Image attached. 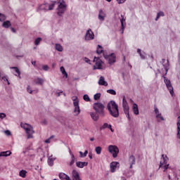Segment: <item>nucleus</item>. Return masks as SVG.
<instances>
[{
	"label": "nucleus",
	"mask_w": 180,
	"mask_h": 180,
	"mask_svg": "<svg viewBox=\"0 0 180 180\" xmlns=\"http://www.w3.org/2000/svg\"><path fill=\"white\" fill-rule=\"evenodd\" d=\"M107 108L110 115L113 117H119V106L116 102L111 101L108 103Z\"/></svg>",
	"instance_id": "obj_1"
},
{
	"label": "nucleus",
	"mask_w": 180,
	"mask_h": 180,
	"mask_svg": "<svg viewBox=\"0 0 180 180\" xmlns=\"http://www.w3.org/2000/svg\"><path fill=\"white\" fill-rule=\"evenodd\" d=\"M93 109L100 115V116H102L103 117L105 116V105H103V103L100 102L94 103Z\"/></svg>",
	"instance_id": "obj_2"
},
{
	"label": "nucleus",
	"mask_w": 180,
	"mask_h": 180,
	"mask_svg": "<svg viewBox=\"0 0 180 180\" xmlns=\"http://www.w3.org/2000/svg\"><path fill=\"white\" fill-rule=\"evenodd\" d=\"M21 127L22 129H25V131L27 134V139H32L33 138V133H34V131H33V127L32 125L27 124H21Z\"/></svg>",
	"instance_id": "obj_3"
},
{
	"label": "nucleus",
	"mask_w": 180,
	"mask_h": 180,
	"mask_svg": "<svg viewBox=\"0 0 180 180\" xmlns=\"http://www.w3.org/2000/svg\"><path fill=\"white\" fill-rule=\"evenodd\" d=\"M67 11V4H65V1L64 0H61L59 1V5L58 7V16H61L64 12Z\"/></svg>",
	"instance_id": "obj_4"
},
{
	"label": "nucleus",
	"mask_w": 180,
	"mask_h": 180,
	"mask_svg": "<svg viewBox=\"0 0 180 180\" xmlns=\"http://www.w3.org/2000/svg\"><path fill=\"white\" fill-rule=\"evenodd\" d=\"M168 156L167 155H162L160 168H164V169H168L169 165H168Z\"/></svg>",
	"instance_id": "obj_5"
},
{
	"label": "nucleus",
	"mask_w": 180,
	"mask_h": 180,
	"mask_svg": "<svg viewBox=\"0 0 180 180\" xmlns=\"http://www.w3.org/2000/svg\"><path fill=\"white\" fill-rule=\"evenodd\" d=\"M122 108L125 115H127V117L128 120H130V114L129 113V103H127V101H126V97L123 96L122 99Z\"/></svg>",
	"instance_id": "obj_6"
},
{
	"label": "nucleus",
	"mask_w": 180,
	"mask_h": 180,
	"mask_svg": "<svg viewBox=\"0 0 180 180\" xmlns=\"http://www.w3.org/2000/svg\"><path fill=\"white\" fill-rule=\"evenodd\" d=\"M108 151L112 155L113 158H116L119 154V148L116 146L110 145L108 146Z\"/></svg>",
	"instance_id": "obj_7"
},
{
	"label": "nucleus",
	"mask_w": 180,
	"mask_h": 180,
	"mask_svg": "<svg viewBox=\"0 0 180 180\" xmlns=\"http://www.w3.org/2000/svg\"><path fill=\"white\" fill-rule=\"evenodd\" d=\"M72 101L75 106L74 112L75 113H77V115H79V113H81V110L79 109V101H78V97H72Z\"/></svg>",
	"instance_id": "obj_8"
},
{
	"label": "nucleus",
	"mask_w": 180,
	"mask_h": 180,
	"mask_svg": "<svg viewBox=\"0 0 180 180\" xmlns=\"http://www.w3.org/2000/svg\"><path fill=\"white\" fill-rule=\"evenodd\" d=\"M165 84L169 91L170 95L172 96H174V87L172 86V84H171V81L167 78L165 77L164 79Z\"/></svg>",
	"instance_id": "obj_9"
},
{
	"label": "nucleus",
	"mask_w": 180,
	"mask_h": 180,
	"mask_svg": "<svg viewBox=\"0 0 180 180\" xmlns=\"http://www.w3.org/2000/svg\"><path fill=\"white\" fill-rule=\"evenodd\" d=\"M94 63H95V65L94 66V70H102V60L101 58L94 57Z\"/></svg>",
	"instance_id": "obj_10"
},
{
	"label": "nucleus",
	"mask_w": 180,
	"mask_h": 180,
	"mask_svg": "<svg viewBox=\"0 0 180 180\" xmlns=\"http://www.w3.org/2000/svg\"><path fill=\"white\" fill-rule=\"evenodd\" d=\"M103 56L105 60H108L109 64H113V63L116 62V55H115V53L110 55H105V53H103Z\"/></svg>",
	"instance_id": "obj_11"
},
{
	"label": "nucleus",
	"mask_w": 180,
	"mask_h": 180,
	"mask_svg": "<svg viewBox=\"0 0 180 180\" xmlns=\"http://www.w3.org/2000/svg\"><path fill=\"white\" fill-rule=\"evenodd\" d=\"M94 37L95 34H94V32H92V30H88L85 35L86 40H94Z\"/></svg>",
	"instance_id": "obj_12"
},
{
	"label": "nucleus",
	"mask_w": 180,
	"mask_h": 180,
	"mask_svg": "<svg viewBox=\"0 0 180 180\" xmlns=\"http://www.w3.org/2000/svg\"><path fill=\"white\" fill-rule=\"evenodd\" d=\"M119 165H120V164L117 162H111L110 165L111 172H116V169L119 168Z\"/></svg>",
	"instance_id": "obj_13"
},
{
	"label": "nucleus",
	"mask_w": 180,
	"mask_h": 180,
	"mask_svg": "<svg viewBox=\"0 0 180 180\" xmlns=\"http://www.w3.org/2000/svg\"><path fill=\"white\" fill-rule=\"evenodd\" d=\"M101 130H105V129H109L112 133L115 132V129L112 128V125L108 123H104L102 127H101Z\"/></svg>",
	"instance_id": "obj_14"
},
{
	"label": "nucleus",
	"mask_w": 180,
	"mask_h": 180,
	"mask_svg": "<svg viewBox=\"0 0 180 180\" xmlns=\"http://www.w3.org/2000/svg\"><path fill=\"white\" fill-rule=\"evenodd\" d=\"M129 163L130 165L129 168H133V165L136 164V158L134 155H131L129 158Z\"/></svg>",
	"instance_id": "obj_15"
},
{
	"label": "nucleus",
	"mask_w": 180,
	"mask_h": 180,
	"mask_svg": "<svg viewBox=\"0 0 180 180\" xmlns=\"http://www.w3.org/2000/svg\"><path fill=\"white\" fill-rule=\"evenodd\" d=\"M121 33H124V22H126V18H124V16L123 15H121Z\"/></svg>",
	"instance_id": "obj_16"
},
{
	"label": "nucleus",
	"mask_w": 180,
	"mask_h": 180,
	"mask_svg": "<svg viewBox=\"0 0 180 180\" xmlns=\"http://www.w3.org/2000/svg\"><path fill=\"white\" fill-rule=\"evenodd\" d=\"M90 115L91 119L94 122H98L99 120V114H98L96 112H90Z\"/></svg>",
	"instance_id": "obj_17"
},
{
	"label": "nucleus",
	"mask_w": 180,
	"mask_h": 180,
	"mask_svg": "<svg viewBox=\"0 0 180 180\" xmlns=\"http://www.w3.org/2000/svg\"><path fill=\"white\" fill-rule=\"evenodd\" d=\"M72 179L73 180H81L79 177V173L77 172V170H73L72 172Z\"/></svg>",
	"instance_id": "obj_18"
},
{
	"label": "nucleus",
	"mask_w": 180,
	"mask_h": 180,
	"mask_svg": "<svg viewBox=\"0 0 180 180\" xmlns=\"http://www.w3.org/2000/svg\"><path fill=\"white\" fill-rule=\"evenodd\" d=\"M88 165V162H76V167L77 168H84V167H86Z\"/></svg>",
	"instance_id": "obj_19"
},
{
	"label": "nucleus",
	"mask_w": 180,
	"mask_h": 180,
	"mask_svg": "<svg viewBox=\"0 0 180 180\" xmlns=\"http://www.w3.org/2000/svg\"><path fill=\"white\" fill-rule=\"evenodd\" d=\"M60 179L61 180H71L68 175L65 174V173H60L58 175Z\"/></svg>",
	"instance_id": "obj_20"
},
{
	"label": "nucleus",
	"mask_w": 180,
	"mask_h": 180,
	"mask_svg": "<svg viewBox=\"0 0 180 180\" xmlns=\"http://www.w3.org/2000/svg\"><path fill=\"white\" fill-rule=\"evenodd\" d=\"M105 18H106V13H105V12H103V11L100 10L99 11V14H98V19L99 20H105Z\"/></svg>",
	"instance_id": "obj_21"
},
{
	"label": "nucleus",
	"mask_w": 180,
	"mask_h": 180,
	"mask_svg": "<svg viewBox=\"0 0 180 180\" xmlns=\"http://www.w3.org/2000/svg\"><path fill=\"white\" fill-rule=\"evenodd\" d=\"M132 110L134 115H139L140 112L139 111V105L136 103H134L132 106Z\"/></svg>",
	"instance_id": "obj_22"
},
{
	"label": "nucleus",
	"mask_w": 180,
	"mask_h": 180,
	"mask_svg": "<svg viewBox=\"0 0 180 180\" xmlns=\"http://www.w3.org/2000/svg\"><path fill=\"white\" fill-rule=\"evenodd\" d=\"M98 84H99V85H103L104 86H108V82H106L105 81V77H103L102 76L100 77V79L98 81Z\"/></svg>",
	"instance_id": "obj_23"
},
{
	"label": "nucleus",
	"mask_w": 180,
	"mask_h": 180,
	"mask_svg": "<svg viewBox=\"0 0 180 180\" xmlns=\"http://www.w3.org/2000/svg\"><path fill=\"white\" fill-rule=\"evenodd\" d=\"M34 82L37 84V85H43V83L44 82V80L41 78H36L34 79Z\"/></svg>",
	"instance_id": "obj_24"
},
{
	"label": "nucleus",
	"mask_w": 180,
	"mask_h": 180,
	"mask_svg": "<svg viewBox=\"0 0 180 180\" xmlns=\"http://www.w3.org/2000/svg\"><path fill=\"white\" fill-rule=\"evenodd\" d=\"M177 138L180 139V116L177 118Z\"/></svg>",
	"instance_id": "obj_25"
},
{
	"label": "nucleus",
	"mask_w": 180,
	"mask_h": 180,
	"mask_svg": "<svg viewBox=\"0 0 180 180\" xmlns=\"http://www.w3.org/2000/svg\"><path fill=\"white\" fill-rule=\"evenodd\" d=\"M11 154V150L4 151L0 153V157H9Z\"/></svg>",
	"instance_id": "obj_26"
},
{
	"label": "nucleus",
	"mask_w": 180,
	"mask_h": 180,
	"mask_svg": "<svg viewBox=\"0 0 180 180\" xmlns=\"http://www.w3.org/2000/svg\"><path fill=\"white\" fill-rule=\"evenodd\" d=\"M39 11H49V8L47 6V3L41 4L39 6Z\"/></svg>",
	"instance_id": "obj_27"
},
{
	"label": "nucleus",
	"mask_w": 180,
	"mask_h": 180,
	"mask_svg": "<svg viewBox=\"0 0 180 180\" xmlns=\"http://www.w3.org/2000/svg\"><path fill=\"white\" fill-rule=\"evenodd\" d=\"M56 1H54L51 4H49L46 3V6H48V11H53L54 9V6H56Z\"/></svg>",
	"instance_id": "obj_28"
},
{
	"label": "nucleus",
	"mask_w": 180,
	"mask_h": 180,
	"mask_svg": "<svg viewBox=\"0 0 180 180\" xmlns=\"http://www.w3.org/2000/svg\"><path fill=\"white\" fill-rule=\"evenodd\" d=\"M60 72H62L63 75H65V78H68V74L65 71V68L63 66L60 67Z\"/></svg>",
	"instance_id": "obj_29"
},
{
	"label": "nucleus",
	"mask_w": 180,
	"mask_h": 180,
	"mask_svg": "<svg viewBox=\"0 0 180 180\" xmlns=\"http://www.w3.org/2000/svg\"><path fill=\"white\" fill-rule=\"evenodd\" d=\"M96 53L97 54H102V53H103V48L102 46L98 45Z\"/></svg>",
	"instance_id": "obj_30"
},
{
	"label": "nucleus",
	"mask_w": 180,
	"mask_h": 180,
	"mask_svg": "<svg viewBox=\"0 0 180 180\" xmlns=\"http://www.w3.org/2000/svg\"><path fill=\"white\" fill-rule=\"evenodd\" d=\"M26 174H27V172H26V170H21L19 172V175L22 178H26Z\"/></svg>",
	"instance_id": "obj_31"
},
{
	"label": "nucleus",
	"mask_w": 180,
	"mask_h": 180,
	"mask_svg": "<svg viewBox=\"0 0 180 180\" xmlns=\"http://www.w3.org/2000/svg\"><path fill=\"white\" fill-rule=\"evenodd\" d=\"M13 70H15V72H16L17 75H15L17 77H20V70H19V68H16V67H13L11 68Z\"/></svg>",
	"instance_id": "obj_32"
},
{
	"label": "nucleus",
	"mask_w": 180,
	"mask_h": 180,
	"mask_svg": "<svg viewBox=\"0 0 180 180\" xmlns=\"http://www.w3.org/2000/svg\"><path fill=\"white\" fill-rule=\"evenodd\" d=\"M137 53H139V54L140 55V57L142 58V60H144V58H146V54L141 53V49H138Z\"/></svg>",
	"instance_id": "obj_33"
},
{
	"label": "nucleus",
	"mask_w": 180,
	"mask_h": 180,
	"mask_svg": "<svg viewBox=\"0 0 180 180\" xmlns=\"http://www.w3.org/2000/svg\"><path fill=\"white\" fill-rule=\"evenodd\" d=\"M9 26H11V21L7 20L3 22V27L8 28L9 27Z\"/></svg>",
	"instance_id": "obj_34"
},
{
	"label": "nucleus",
	"mask_w": 180,
	"mask_h": 180,
	"mask_svg": "<svg viewBox=\"0 0 180 180\" xmlns=\"http://www.w3.org/2000/svg\"><path fill=\"white\" fill-rule=\"evenodd\" d=\"M165 15L164 14V12H162V11H160L159 13H158V14H157V17H156V18H155V20L157 21V20H158V18H161V16H165Z\"/></svg>",
	"instance_id": "obj_35"
},
{
	"label": "nucleus",
	"mask_w": 180,
	"mask_h": 180,
	"mask_svg": "<svg viewBox=\"0 0 180 180\" xmlns=\"http://www.w3.org/2000/svg\"><path fill=\"white\" fill-rule=\"evenodd\" d=\"M56 49L58 51H63V46L60 44H56Z\"/></svg>",
	"instance_id": "obj_36"
},
{
	"label": "nucleus",
	"mask_w": 180,
	"mask_h": 180,
	"mask_svg": "<svg viewBox=\"0 0 180 180\" xmlns=\"http://www.w3.org/2000/svg\"><path fill=\"white\" fill-rule=\"evenodd\" d=\"M96 154L99 155L102 153V148L101 146H97L95 149Z\"/></svg>",
	"instance_id": "obj_37"
},
{
	"label": "nucleus",
	"mask_w": 180,
	"mask_h": 180,
	"mask_svg": "<svg viewBox=\"0 0 180 180\" xmlns=\"http://www.w3.org/2000/svg\"><path fill=\"white\" fill-rule=\"evenodd\" d=\"M94 101H99L101 99V93H97L94 96Z\"/></svg>",
	"instance_id": "obj_38"
},
{
	"label": "nucleus",
	"mask_w": 180,
	"mask_h": 180,
	"mask_svg": "<svg viewBox=\"0 0 180 180\" xmlns=\"http://www.w3.org/2000/svg\"><path fill=\"white\" fill-rule=\"evenodd\" d=\"M75 162V156H74V154L72 155V160L70 161L69 165L72 167V165H74Z\"/></svg>",
	"instance_id": "obj_39"
},
{
	"label": "nucleus",
	"mask_w": 180,
	"mask_h": 180,
	"mask_svg": "<svg viewBox=\"0 0 180 180\" xmlns=\"http://www.w3.org/2000/svg\"><path fill=\"white\" fill-rule=\"evenodd\" d=\"M79 154H80L81 158H84V157H86V155H88V150H85L84 153L80 151Z\"/></svg>",
	"instance_id": "obj_40"
},
{
	"label": "nucleus",
	"mask_w": 180,
	"mask_h": 180,
	"mask_svg": "<svg viewBox=\"0 0 180 180\" xmlns=\"http://www.w3.org/2000/svg\"><path fill=\"white\" fill-rule=\"evenodd\" d=\"M83 99L86 102H91V98H89V96H88L87 94L84 95Z\"/></svg>",
	"instance_id": "obj_41"
},
{
	"label": "nucleus",
	"mask_w": 180,
	"mask_h": 180,
	"mask_svg": "<svg viewBox=\"0 0 180 180\" xmlns=\"http://www.w3.org/2000/svg\"><path fill=\"white\" fill-rule=\"evenodd\" d=\"M107 93L110 94V95H116V91L113 89L107 90Z\"/></svg>",
	"instance_id": "obj_42"
},
{
	"label": "nucleus",
	"mask_w": 180,
	"mask_h": 180,
	"mask_svg": "<svg viewBox=\"0 0 180 180\" xmlns=\"http://www.w3.org/2000/svg\"><path fill=\"white\" fill-rule=\"evenodd\" d=\"M48 164L50 165V167H53V165H54V160H53L51 158H49L48 160Z\"/></svg>",
	"instance_id": "obj_43"
},
{
	"label": "nucleus",
	"mask_w": 180,
	"mask_h": 180,
	"mask_svg": "<svg viewBox=\"0 0 180 180\" xmlns=\"http://www.w3.org/2000/svg\"><path fill=\"white\" fill-rule=\"evenodd\" d=\"M1 78L3 81H4V82H7L8 85H11V83L9 82V80L8 79V77L6 76H4Z\"/></svg>",
	"instance_id": "obj_44"
},
{
	"label": "nucleus",
	"mask_w": 180,
	"mask_h": 180,
	"mask_svg": "<svg viewBox=\"0 0 180 180\" xmlns=\"http://www.w3.org/2000/svg\"><path fill=\"white\" fill-rule=\"evenodd\" d=\"M41 41V37H38L36 40H35V46H39V44H40V42Z\"/></svg>",
	"instance_id": "obj_45"
},
{
	"label": "nucleus",
	"mask_w": 180,
	"mask_h": 180,
	"mask_svg": "<svg viewBox=\"0 0 180 180\" xmlns=\"http://www.w3.org/2000/svg\"><path fill=\"white\" fill-rule=\"evenodd\" d=\"M6 19L5 15L0 13V22H4Z\"/></svg>",
	"instance_id": "obj_46"
},
{
	"label": "nucleus",
	"mask_w": 180,
	"mask_h": 180,
	"mask_svg": "<svg viewBox=\"0 0 180 180\" xmlns=\"http://www.w3.org/2000/svg\"><path fill=\"white\" fill-rule=\"evenodd\" d=\"M156 117H157V119H160V120H164V117L160 113L156 115Z\"/></svg>",
	"instance_id": "obj_47"
},
{
	"label": "nucleus",
	"mask_w": 180,
	"mask_h": 180,
	"mask_svg": "<svg viewBox=\"0 0 180 180\" xmlns=\"http://www.w3.org/2000/svg\"><path fill=\"white\" fill-rule=\"evenodd\" d=\"M42 70H44V71H49V65H43Z\"/></svg>",
	"instance_id": "obj_48"
},
{
	"label": "nucleus",
	"mask_w": 180,
	"mask_h": 180,
	"mask_svg": "<svg viewBox=\"0 0 180 180\" xmlns=\"http://www.w3.org/2000/svg\"><path fill=\"white\" fill-rule=\"evenodd\" d=\"M4 117H6V114L4 112L0 113V119H4Z\"/></svg>",
	"instance_id": "obj_49"
},
{
	"label": "nucleus",
	"mask_w": 180,
	"mask_h": 180,
	"mask_svg": "<svg viewBox=\"0 0 180 180\" xmlns=\"http://www.w3.org/2000/svg\"><path fill=\"white\" fill-rule=\"evenodd\" d=\"M27 91L29 92V94H33V91H32V89H30V86H27Z\"/></svg>",
	"instance_id": "obj_50"
},
{
	"label": "nucleus",
	"mask_w": 180,
	"mask_h": 180,
	"mask_svg": "<svg viewBox=\"0 0 180 180\" xmlns=\"http://www.w3.org/2000/svg\"><path fill=\"white\" fill-rule=\"evenodd\" d=\"M54 136H51L49 139H46L45 141V143H46L47 144H49V143H50V140H51V139H53Z\"/></svg>",
	"instance_id": "obj_51"
},
{
	"label": "nucleus",
	"mask_w": 180,
	"mask_h": 180,
	"mask_svg": "<svg viewBox=\"0 0 180 180\" xmlns=\"http://www.w3.org/2000/svg\"><path fill=\"white\" fill-rule=\"evenodd\" d=\"M117 1L118 2V4H124V2H126V0H117Z\"/></svg>",
	"instance_id": "obj_52"
},
{
	"label": "nucleus",
	"mask_w": 180,
	"mask_h": 180,
	"mask_svg": "<svg viewBox=\"0 0 180 180\" xmlns=\"http://www.w3.org/2000/svg\"><path fill=\"white\" fill-rule=\"evenodd\" d=\"M5 133H6V134L7 136H11V131L6 130V131H5Z\"/></svg>",
	"instance_id": "obj_53"
},
{
	"label": "nucleus",
	"mask_w": 180,
	"mask_h": 180,
	"mask_svg": "<svg viewBox=\"0 0 180 180\" xmlns=\"http://www.w3.org/2000/svg\"><path fill=\"white\" fill-rule=\"evenodd\" d=\"M155 113H156V115L160 114V111L158 110V108H155Z\"/></svg>",
	"instance_id": "obj_54"
},
{
	"label": "nucleus",
	"mask_w": 180,
	"mask_h": 180,
	"mask_svg": "<svg viewBox=\"0 0 180 180\" xmlns=\"http://www.w3.org/2000/svg\"><path fill=\"white\" fill-rule=\"evenodd\" d=\"M84 61L86 62V63H90V60L89 59H88V58H84Z\"/></svg>",
	"instance_id": "obj_55"
},
{
	"label": "nucleus",
	"mask_w": 180,
	"mask_h": 180,
	"mask_svg": "<svg viewBox=\"0 0 180 180\" xmlns=\"http://www.w3.org/2000/svg\"><path fill=\"white\" fill-rule=\"evenodd\" d=\"M11 31H12L13 33H15V32H16V30H15V28H11Z\"/></svg>",
	"instance_id": "obj_56"
},
{
	"label": "nucleus",
	"mask_w": 180,
	"mask_h": 180,
	"mask_svg": "<svg viewBox=\"0 0 180 180\" xmlns=\"http://www.w3.org/2000/svg\"><path fill=\"white\" fill-rule=\"evenodd\" d=\"M89 158L91 160H92V154L89 153Z\"/></svg>",
	"instance_id": "obj_57"
},
{
	"label": "nucleus",
	"mask_w": 180,
	"mask_h": 180,
	"mask_svg": "<svg viewBox=\"0 0 180 180\" xmlns=\"http://www.w3.org/2000/svg\"><path fill=\"white\" fill-rule=\"evenodd\" d=\"M32 65H36V61H32Z\"/></svg>",
	"instance_id": "obj_58"
},
{
	"label": "nucleus",
	"mask_w": 180,
	"mask_h": 180,
	"mask_svg": "<svg viewBox=\"0 0 180 180\" xmlns=\"http://www.w3.org/2000/svg\"><path fill=\"white\" fill-rule=\"evenodd\" d=\"M52 67H53V68H54V67H56V63H53Z\"/></svg>",
	"instance_id": "obj_59"
},
{
	"label": "nucleus",
	"mask_w": 180,
	"mask_h": 180,
	"mask_svg": "<svg viewBox=\"0 0 180 180\" xmlns=\"http://www.w3.org/2000/svg\"><path fill=\"white\" fill-rule=\"evenodd\" d=\"M60 92L56 93V96H60Z\"/></svg>",
	"instance_id": "obj_60"
},
{
	"label": "nucleus",
	"mask_w": 180,
	"mask_h": 180,
	"mask_svg": "<svg viewBox=\"0 0 180 180\" xmlns=\"http://www.w3.org/2000/svg\"><path fill=\"white\" fill-rule=\"evenodd\" d=\"M91 141H94V138H91Z\"/></svg>",
	"instance_id": "obj_61"
},
{
	"label": "nucleus",
	"mask_w": 180,
	"mask_h": 180,
	"mask_svg": "<svg viewBox=\"0 0 180 180\" xmlns=\"http://www.w3.org/2000/svg\"><path fill=\"white\" fill-rule=\"evenodd\" d=\"M168 177H169V179H171V176L170 175H169Z\"/></svg>",
	"instance_id": "obj_62"
},
{
	"label": "nucleus",
	"mask_w": 180,
	"mask_h": 180,
	"mask_svg": "<svg viewBox=\"0 0 180 180\" xmlns=\"http://www.w3.org/2000/svg\"><path fill=\"white\" fill-rule=\"evenodd\" d=\"M108 2H110L112 0H106Z\"/></svg>",
	"instance_id": "obj_63"
},
{
	"label": "nucleus",
	"mask_w": 180,
	"mask_h": 180,
	"mask_svg": "<svg viewBox=\"0 0 180 180\" xmlns=\"http://www.w3.org/2000/svg\"><path fill=\"white\" fill-rule=\"evenodd\" d=\"M126 60V56H124V61Z\"/></svg>",
	"instance_id": "obj_64"
}]
</instances>
